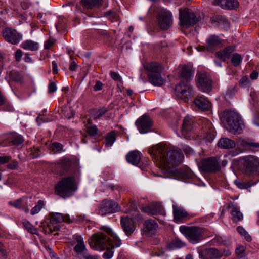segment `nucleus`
Wrapping results in <instances>:
<instances>
[{"mask_svg":"<svg viewBox=\"0 0 259 259\" xmlns=\"http://www.w3.org/2000/svg\"><path fill=\"white\" fill-rule=\"evenodd\" d=\"M207 50L211 51L221 46V39L218 36L213 35L210 36L206 41Z\"/></svg>","mask_w":259,"mask_h":259,"instance_id":"a878e982","label":"nucleus"},{"mask_svg":"<svg viewBox=\"0 0 259 259\" xmlns=\"http://www.w3.org/2000/svg\"><path fill=\"white\" fill-rule=\"evenodd\" d=\"M57 90V87L54 82H50L48 87V92L52 93L55 92Z\"/></svg>","mask_w":259,"mask_h":259,"instance_id":"4d7b16f0","label":"nucleus"},{"mask_svg":"<svg viewBox=\"0 0 259 259\" xmlns=\"http://www.w3.org/2000/svg\"><path fill=\"white\" fill-rule=\"evenodd\" d=\"M103 87V83L100 81H97L93 88L95 91L101 90Z\"/></svg>","mask_w":259,"mask_h":259,"instance_id":"13d9d810","label":"nucleus"},{"mask_svg":"<svg viewBox=\"0 0 259 259\" xmlns=\"http://www.w3.org/2000/svg\"><path fill=\"white\" fill-rule=\"evenodd\" d=\"M234 47L229 46L225 48L223 51L217 52L215 55L219 59L225 61L226 59L230 57L231 53L234 51Z\"/></svg>","mask_w":259,"mask_h":259,"instance_id":"c85d7f7f","label":"nucleus"},{"mask_svg":"<svg viewBox=\"0 0 259 259\" xmlns=\"http://www.w3.org/2000/svg\"><path fill=\"white\" fill-rule=\"evenodd\" d=\"M175 174L178 180L184 181L194 177L193 172L188 169H177L175 171Z\"/></svg>","mask_w":259,"mask_h":259,"instance_id":"393cba45","label":"nucleus"},{"mask_svg":"<svg viewBox=\"0 0 259 259\" xmlns=\"http://www.w3.org/2000/svg\"><path fill=\"white\" fill-rule=\"evenodd\" d=\"M174 218L176 221H179L182 219L187 218L188 213L184 209L172 205Z\"/></svg>","mask_w":259,"mask_h":259,"instance_id":"cd10ccee","label":"nucleus"},{"mask_svg":"<svg viewBox=\"0 0 259 259\" xmlns=\"http://www.w3.org/2000/svg\"><path fill=\"white\" fill-rule=\"evenodd\" d=\"M77 188L75 177L68 176L58 182L55 186V193L59 196L66 198L72 196Z\"/></svg>","mask_w":259,"mask_h":259,"instance_id":"7ed1b4c3","label":"nucleus"},{"mask_svg":"<svg viewBox=\"0 0 259 259\" xmlns=\"http://www.w3.org/2000/svg\"><path fill=\"white\" fill-rule=\"evenodd\" d=\"M158 23L160 28L166 30L172 24L171 13L166 9H162L158 14Z\"/></svg>","mask_w":259,"mask_h":259,"instance_id":"ddd939ff","label":"nucleus"},{"mask_svg":"<svg viewBox=\"0 0 259 259\" xmlns=\"http://www.w3.org/2000/svg\"><path fill=\"white\" fill-rule=\"evenodd\" d=\"M245 247L243 246H240L236 248L235 253L238 256L242 257L244 255Z\"/></svg>","mask_w":259,"mask_h":259,"instance_id":"8fccbe9b","label":"nucleus"},{"mask_svg":"<svg viewBox=\"0 0 259 259\" xmlns=\"http://www.w3.org/2000/svg\"><path fill=\"white\" fill-rule=\"evenodd\" d=\"M197 85L201 91L209 93L212 89V80L205 72L198 73L196 75Z\"/></svg>","mask_w":259,"mask_h":259,"instance_id":"9b49d317","label":"nucleus"},{"mask_svg":"<svg viewBox=\"0 0 259 259\" xmlns=\"http://www.w3.org/2000/svg\"><path fill=\"white\" fill-rule=\"evenodd\" d=\"M237 231L240 235L244 236L247 241L251 240V236L242 226L237 227Z\"/></svg>","mask_w":259,"mask_h":259,"instance_id":"c03bdc74","label":"nucleus"},{"mask_svg":"<svg viewBox=\"0 0 259 259\" xmlns=\"http://www.w3.org/2000/svg\"><path fill=\"white\" fill-rule=\"evenodd\" d=\"M52 66H53V72L54 74H56L58 72V69H57V64L56 62L54 61L52 63Z\"/></svg>","mask_w":259,"mask_h":259,"instance_id":"69168bd1","label":"nucleus"},{"mask_svg":"<svg viewBox=\"0 0 259 259\" xmlns=\"http://www.w3.org/2000/svg\"><path fill=\"white\" fill-rule=\"evenodd\" d=\"M213 4L220 6L223 9L228 10L235 9L239 5L237 0H213Z\"/></svg>","mask_w":259,"mask_h":259,"instance_id":"b1692460","label":"nucleus"},{"mask_svg":"<svg viewBox=\"0 0 259 259\" xmlns=\"http://www.w3.org/2000/svg\"><path fill=\"white\" fill-rule=\"evenodd\" d=\"M198 166L201 170L209 173L215 172L221 168L218 161L214 157L203 159L198 164Z\"/></svg>","mask_w":259,"mask_h":259,"instance_id":"9d476101","label":"nucleus"},{"mask_svg":"<svg viewBox=\"0 0 259 259\" xmlns=\"http://www.w3.org/2000/svg\"><path fill=\"white\" fill-rule=\"evenodd\" d=\"M258 74L257 72L254 71L250 74V77L252 79H255L258 77Z\"/></svg>","mask_w":259,"mask_h":259,"instance_id":"774afa93","label":"nucleus"},{"mask_svg":"<svg viewBox=\"0 0 259 259\" xmlns=\"http://www.w3.org/2000/svg\"><path fill=\"white\" fill-rule=\"evenodd\" d=\"M193 103L196 108L203 111L210 110L212 106L211 103L204 96H197Z\"/></svg>","mask_w":259,"mask_h":259,"instance_id":"aec40b11","label":"nucleus"},{"mask_svg":"<svg viewBox=\"0 0 259 259\" xmlns=\"http://www.w3.org/2000/svg\"><path fill=\"white\" fill-rule=\"evenodd\" d=\"M51 148L54 153H60L63 151V145L58 142L53 143L51 145Z\"/></svg>","mask_w":259,"mask_h":259,"instance_id":"79ce46f5","label":"nucleus"},{"mask_svg":"<svg viewBox=\"0 0 259 259\" xmlns=\"http://www.w3.org/2000/svg\"><path fill=\"white\" fill-rule=\"evenodd\" d=\"M74 238L77 243L74 247V250L77 254L82 253L86 249L83 238L81 236L78 235L74 236Z\"/></svg>","mask_w":259,"mask_h":259,"instance_id":"473e14b6","label":"nucleus"},{"mask_svg":"<svg viewBox=\"0 0 259 259\" xmlns=\"http://www.w3.org/2000/svg\"><path fill=\"white\" fill-rule=\"evenodd\" d=\"M219 253L220 254V258L223 256L226 257L229 256L231 253V251L229 249L219 250Z\"/></svg>","mask_w":259,"mask_h":259,"instance_id":"6e6d98bb","label":"nucleus"},{"mask_svg":"<svg viewBox=\"0 0 259 259\" xmlns=\"http://www.w3.org/2000/svg\"><path fill=\"white\" fill-rule=\"evenodd\" d=\"M121 226L126 235L130 236L135 230V226L132 219L128 217H122L120 220Z\"/></svg>","mask_w":259,"mask_h":259,"instance_id":"412c9836","label":"nucleus"},{"mask_svg":"<svg viewBox=\"0 0 259 259\" xmlns=\"http://www.w3.org/2000/svg\"><path fill=\"white\" fill-rule=\"evenodd\" d=\"M135 124L141 134H145L150 132L152 125L151 119L146 115H143L138 118Z\"/></svg>","mask_w":259,"mask_h":259,"instance_id":"2eb2a0df","label":"nucleus"},{"mask_svg":"<svg viewBox=\"0 0 259 259\" xmlns=\"http://www.w3.org/2000/svg\"><path fill=\"white\" fill-rule=\"evenodd\" d=\"M5 39L12 44L16 45L22 39V35L15 30L11 28H6L3 32Z\"/></svg>","mask_w":259,"mask_h":259,"instance_id":"f3484780","label":"nucleus"},{"mask_svg":"<svg viewBox=\"0 0 259 259\" xmlns=\"http://www.w3.org/2000/svg\"><path fill=\"white\" fill-rule=\"evenodd\" d=\"M44 206L45 204L44 201L42 200H39L37 204L31 210V214L32 215H35L38 213L44 207Z\"/></svg>","mask_w":259,"mask_h":259,"instance_id":"ea45409f","label":"nucleus"},{"mask_svg":"<svg viewBox=\"0 0 259 259\" xmlns=\"http://www.w3.org/2000/svg\"><path fill=\"white\" fill-rule=\"evenodd\" d=\"M144 211L150 215L163 214L164 213L162 206L159 204H153L146 207L144 208Z\"/></svg>","mask_w":259,"mask_h":259,"instance_id":"bb28decb","label":"nucleus"},{"mask_svg":"<svg viewBox=\"0 0 259 259\" xmlns=\"http://www.w3.org/2000/svg\"><path fill=\"white\" fill-rule=\"evenodd\" d=\"M9 204L16 208L21 209L22 208V199H18L14 201H10Z\"/></svg>","mask_w":259,"mask_h":259,"instance_id":"49530a36","label":"nucleus"},{"mask_svg":"<svg viewBox=\"0 0 259 259\" xmlns=\"http://www.w3.org/2000/svg\"><path fill=\"white\" fill-rule=\"evenodd\" d=\"M199 256L203 259H219L220 254L219 250L215 248L205 249L199 252Z\"/></svg>","mask_w":259,"mask_h":259,"instance_id":"5701e85b","label":"nucleus"},{"mask_svg":"<svg viewBox=\"0 0 259 259\" xmlns=\"http://www.w3.org/2000/svg\"><path fill=\"white\" fill-rule=\"evenodd\" d=\"M230 207L232 208L231 214L232 216L233 221L235 222L241 221L243 219L242 213L236 206L232 205V206H230Z\"/></svg>","mask_w":259,"mask_h":259,"instance_id":"c9c22d12","label":"nucleus"},{"mask_svg":"<svg viewBox=\"0 0 259 259\" xmlns=\"http://www.w3.org/2000/svg\"><path fill=\"white\" fill-rule=\"evenodd\" d=\"M236 92V90L235 87H230L226 92L225 98L228 99L231 98L235 94Z\"/></svg>","mask_w":259,"mask_h":259,"instance_id":"09e8293b","label":"nucleus"},{"mask_svg":"<svg viewBox=\"0 0 259 259\" xmlns=\"http://www.w3.org/2000/svg\"><path fill=\"white\" fill-rule=\"evenodd\" d=\"M83 257L84 259H98L99 256L97 255L84 254Z\"/></svg>","mask_w":259,"mask_h":259,"instance_id":"0e129e2a","label":"nucleus"},{"mask_svg":"<svg viewBox=\"0 0 259 259\" xmlns=\"http://www.w3.org/2000/svg\"><path fill=\"white\" fill-rule=\"evenodd\" d=\"M50 218V223L48 225L47 228L50 231V233L59 230L60 227L58 224L62 222L70 223L71 222L69 216L67 214L63 215L60 213H50L49 214Z\"/></svg>","mask_w":259,"mask_h":259,"instance_id":"1a4fd4ad","label":"nucleus"},{"mask_svg":"<svg viewBox=\"0 0 259 259\" xmlns=\"http://www.w3.org/2000/svg\"><path fill=\"white\" fill-rule=\"evenodd\" d=\"M172 245L174 247L181 248L184 246V244L180 240L176 239L173 241Z\"/></svg>","mask_w":259,"mask_h":259,"instance_id":"5fc2aeb1","label":"nucleus"},{"mask_svg":"<svg viewBox=\"0 0 259 259\" xmlns=\"http://www.w3.org/2000/svg\"><path fill=\"white\" fill-rule=\"evenodd\" d=\"M53 44V41L51 39L48 40L44 45L45 49H48Z\"/></svg>","mask_w":259,"mask_h":259,"instance_id":"680f3d73","label":"nucleus"},{"mask_svg":"<svg viewBox=\"0 0 259 259\" xmlns=\"http://www.w3.org/2000/svg\"><path fill=\"white\" fill-rule=\"evenodd\" d=\"M23 142V139L21 136L19 135H14L12 138L10 139V143L11 145L18 146Z\"/></svg>","mask_w":259,"mask_h":259,"instance_id":"58836bf2","label":"nucleus"},{"mask_svg":"<svg viewBox=\"0 0 259 259\" xmlns=\"http://www.w3.org/2000/svg\"><path fill=\"white\" fill-rule=\"evenodd\" d=\"M8 257L7 252L3 243L0 242V258L6 259Z\"/></svg>","mask_w":259,"mask_h":259,"instance_id":"de8ad7c7","label":"nucleus"},{"mask_svg":"<svg viewBox=\"0 0 259 259\" xmlns=\"http://www.w3.org/2000/svg\"><path fill=\"white\" fill-rule=\"evenodd\" d=\"M180 231L192 243H197L202 239V230L198 227L181 226Z\"/></svg>","mask_w":259,"mask_h":259,"instance_id":"0eeeda50","label":"nucleus"},{"mask_svg":"<svg viewBox=\"0 0 259 259\" xmlns=\"http://www.w3.org/2000/svg\"><path fill=\"white\" fill-rule=\"evenodd\" d=\"M144 68L147 71L149 82L155 86H161L163 84L164 80L161 76V65L156 62H151L146 64Z\"/></svg>","mask_w":259,"mask_h":259,"instance_id":"423d86ee","label":"nucleus"},{"mask_svg":"<svg viewBox=\"0 0 259 259\" xmlns=\"http://www.w3.org/2000/svg\"><path fill=\"white\" fill-rule=\"evenodd\" d=\"M105 0H81L82 5L87 9H93L101 6Z\"/></svg>","mask_w":259,"mask_h":259,"instance_id":"72a5a7b5","label":"nucleus"},{"mask_svg":"<svg viewBox=\"0 0 259 259\" xmlns=\"http://www.w3.org/2000/svg\"><path fill=\"white\" fill-rule=\"evenodd\" d=\"M193 76V68L191 66L184 65L182 67L179 74L181 82H190Z\"/></svg>","mask_w":259,"mask_h":259,"instance_id":"4be33fe9","label":"nucleus"},{"mask_svg":"<svg viewBox=\"0 0 259 259\" xmlns=\"http://www.w3.org/2000/svg\"><path fill=\"white\" fill-rule=\"evenodd\" d=\"M21 47L25 50L35 51L38 49L39 44L31 40H27L21 44Z\"/></svg>","mask_w":259,"mask_h":259,"instance_id":"f704fd0d","label":"nucleus"},{"mask_svg":"<svg viewBox=\"0 0 259 259\" xmlns=\"http://www.w3.org/2000/svg\"><path fill=\"white\" fill-rule=\"evenodd\" d=\"M84 123V127L86 132L91 137H96L98 132V129L96 125L92 124L91 119H88Z\"/></svg>","mask_w":259,"mask_h":259,"instance_id":"7c9ffc66","label":"nucleus"},{"mask_svg":"<svg viewBox=\"0 0 259 259\" xmlns=\"http://www.w3.org/2000/svg\"><path fill=\"white\" fill-rule=\"evenodd\" d=\"M110 74L111 77L115 81H122V78L118 73L114 71H110Z\"/></svg>","mask_w":259,"mask_h":259,"instance_id":"3c124183","label":"nucleus"},{"mask_svg":"<svg viewBox=\"0 0 259 259\" xmlns=\"http://www.w3.org/2000/svg\"><path fill=\"white\" fill-rule=\"evenodd\" d=\"M23 225L24 227L27 230L28 232L32 234H36L37 232L36 229L34 227V226L27 220H24L23 221Z\"/></svg>","mask_w":259,"mask_h":259,"instance_id":"a19ab883","label":"nucleus"},{"mask_svg":"<svg viewBox=\"0 0 259 259\" xmlns=\"http://www.w3.org/2000/svg\"><path fill=\"white\" fill-rule=\"evenodd\" d=\"M107 111V110L106 108H102L99 109L93 115V119H97L100 118Z\"/></svg>","mask_w":259,"mask_h":259,"instance_id":"a18cd8bd","label":"nucleus"},{"mask_svg":"<svg viewBox=\"0 0 259 259\" xmlns=\"http://www.w3.org/2000/svg\"><path fill=\"white\" fill-rule=\"evenodd\" d=\"M145 228L147 231L152 233L158 227L157 223L152 220H148L145 222Z\"/></svg>","mask_w":259,"mask_h":259,"instance_id":"e433bc0d","label":"nucleus"},{"mask_svg":"<svg viewBox=\"0 0 259 259\" xmlns=\"http://www.w3.org/2000/svg\"><path fill=\"white\" fill-rule=\"evenodd\" d=\"M149 153L157 162L164 175L171 172V168L180 163L184 158V155L180 149L168 148L162 143L150 148Z\"/></svg>","mask_w":259,"mask_h":259,"instance_id":"f257e3e1","label":"nucleus"},{"mask_svg":"<svg viewBox=\"0 0 259 259\" xmlns=\"http://www.w3.org/2000/svg\"><path fill=\"white\" fill-rule=\"evenodd\" d=\"M127 161L134 165H137L141 160V155L140 152L137 151H133L129 152L126 155Z\"/></svg>","mask_w":259,"mask_h":259,"instance_id":"2f4dec72","label":"nucleus"},{"mask_svg":"<svg viewBox=\"0 0 259 259\" xmlns=\"http://www.w3.org/2000/svg\"><path fill=\"white\" fill-rule=\"evenodd\" d=\"M183 150L185 153V154L187 156L191 155L193 154V150L188 146H185L183 147Z\"/></svg>","mask_w":259,"mask_h":259,"instance_id":"864d4df0","label":"nucleus"},{"mask_svg":"<svg viewBox=\"0 0 259 259\" xmlns=\"http://www.w3.org/2000/svg\"><path fill=\"white\" fill-rule=\"evenodd\" d=\"M116 137L114 133L110 132L105 137V145L106 147H109L113 145L115 141Z\"/></svg>","mask_w":259,"mask_h":259,"instance_id":"4c0bfd02","label":"nucleus"},{"mask_svg":"<svg viewBox=\"0 0 259 259\" xmlns=\"http://www.w3.org/2000/svg\"><path fill=\"white\" fill-rule=\"evenodd\" d=\"M10 158L9 156H1L0 157V164H3L7 163Z\"/></svg>","mask_w":259,"mask_h":259,"instance_id":"052dcab7","label":"nucleus"},{"mask_svg":"<svg viewBox=\"0 0 259 259\" xmlns=\"http://www.w3.org/2000/svg\"><path fill=\"white\" fill-rule=\"evenodd\" d=\"M200 137L209 142H211L215 137V132L212 123L206 119H203L202 128Z\"/></svg>","mask_w":259,"mask_h":259,"instance_id":"4468645a","label":"nucleus"},{"mask_svg":"<svg viewBox=\"0 0 259 259\" xmlns=\"http://www.w3.org/2000/svg\"><path fill=\"white\" fill-rule=\"evenodd\" d=\"M194 122V119L193 116L187 115L183 120L182 125V134L183 137L187 139L191 137V132L193 128V125Z\"/></svg>","mask_w":259,"mask_h":259,"instance_id":"6ab92c4d","label":"nucleus"},{"mask_svg":"<svg viewBox=\"0 0 259 259\" xmlns=\"http://www.w3.org/2000/svg\"><path fill=\"white\" fill-rule=\"evenodd\" d=\"M224 120L226 122L227 130L233 134H240L244 124L239 115L235 111H230L224 113Z\"/></svg>","mask_w":259,"mask_h":259,"instance_id":"39448f33","label":"nucleus"},{"mask_svg":"<svg viewBox=\"0 0 259 259\" xmlns=\"http://www.w3.org/2000/svg\"><path fill=\"white\" fill-rule=\"evenodd\" d=\"M238 168L243 174L251 176L259 173V158L249 155L243 156L238 160Z\"/></svg>","mask_w":259,"mask_h":259,"instance_id":"20e7f679","label":"nucleus"},{"mask_svg":"<svg viewBox=\"0 0 259 259\" xmlns=\"http://www.w3.org/2000/svg\"><path fill=\"white\" fill-rule=\"evenodd\" d=\"M106 234L99 233L95 235L92 238L94 243V248L97 250L101 251L104 250H109L118 247L121 244V240L114 233L111 229L106 226L101 228ZM113 255V251L111 250H107L103 253V257L104 259H110Z\"/></svg>","mask_w":259,"mask_h":259,"instance_id":"f03ea898","label":"nucleus"},{"mask_svg":"<svg viewBox=\"0 0 259 259\" xmlns=\"http://www.w3.org/2000/svg\"><path fill=\"white\" fill-rule=\"evenodd\" d=\"M218 146L222 149H231L235 147L236 143L234 141L229 138H222L220 139Z\"/></svg>","mask_w":259,"mask_h":259,"instance_id":"c756f323","label":"nucleus"},{"mask_svg":"<svg viewBox=\"0 0 259 259\" xmlns=\"http://www.w3.org/2000/svg\"><path fill=\"white\" fill-rule=\"evenodd\" d=\"M175 92L177 96L179 98L186 100L190 97L192 92V88L190 82L180 81L176 86Z\"/></svg>","mask_w":259,"mask_h":259,"instance_id":"f8f14e48","label":"nucleus"},{"mask_svg":"<svg viewBox=\"0 0 259 259\" xmlns=\"http://www.w3.org/2000/svg\"><path fill=\"white\" fill-rule=\"evenodd\" d=\"M18 164L16 162H13L7 165V167L11 169H15L17 168Z\"/></svg>","mask_w":259,"mask_h":259,"instance_id":"e2e57ef3","label":"nucleus"},{"mask_svg":"<svg viewBox=\"0 0 259 259\" xmlns=\"http://www.w3.org/2000/svg\"><path fill=\"white\" fill-rule=\"evenodd\" d=\"M12 78L17 82H22V77L18 72H15L12 74Z\"/></svg>","mask_w":259,"mask_h":259,"instance_id":"603ef678","label":"nucleus"},{"mask_svg":"<svg viewBox=\"0 0 259 259\" xmlns=\"http://www.w3.org/2000/svg\"><path fill=\"white\" fill-rule=\"evenodd\" d=\"M179 20L181 26L185 28L194 26L198 21L196 14L187 8L179 10Z\"/></svg>","mask_w":259,"mask_h":259,"instance_id":"6e6552de","label":"nucleus"},{"mask_svg":"<svg viewBox=\"0 0 259 259\" xmlns=\"http://www.w3.org/2000/svg\"><path fill=\"white\" fill-rule=\"evenodd\" d=\"M241 56L237 53L233 54L231 58L232 63L234 66H237L242 61Z\"/></svg>","mask_w":259,"mask_h":259,"instance_id":"37998d69","label":"nucleus"},{"mask_svg":"<svg viewBox=\"0 0 259 259\" xmlns=\"http://www.w3.org/2000/svg\"><path fill=\"white\" fill-rule=\"evenodd\" d=\"M22 56V52L21 50L18 49L16 51L15 55V59L16 61H19L21 59V58Z\"/></svg>","mask_w":259,"mask_h":259,"instance_id":"bf43d9fd","label":"nucleus"},{"mask_svg":"<svg viewBox=\"0 0 259 259\" xmlns=\"http://www.w3.org/2000/svg\"><path fill=\"white\" fill-rule=\"evenodd\" d=\"M119 210L118 205L111 200H105L100 205L99 213L104 215L107 213H113Z\"/></svg>","mask_w":259,"mask_h":259,"instance_id":"dca6fc26","label":"nucleus"},{"mask_svg":"<svg viewBox=\"0 0 259 259\" xmlns=\"http://www.w3.org/2000/svg\"><path fill=\"white\" fill-rule=\"evenodd\" d=\"M56 163L61 171L65 173L74 168L75 161L73 158L63 157L58 160Z\"/></svg>","mask_w":259,"mask_h":259,"instance_id":"a211bd4d","label":"nucleus"},{"mask_svg":"<svg viewBox=\"0 0 259 259\" xmlns=\"http://www.w3.org/2000/svg\"><path fill=\"white\" fill-rule=\"evenodd\" d=\"M77 66L75 62H72L69 66V69L71 71H75L76 69Z\"/></svg>","mask_w":259,"mask_h":259,"instance_id":"338daca9","label":"nucleus"}]
</instances>
